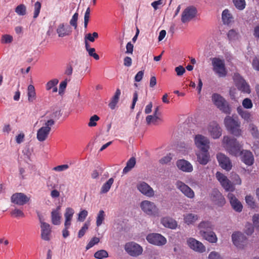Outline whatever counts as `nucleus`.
Instances as JSON below:
<instances>
[{
  "mask_svg": "<svg viewBox=\"0 0 259 259\" xmlns=\"http://www.w3.org/2000/svg\"><path fill=\"white\" fill-rule=\"evenodd\" d=\"M224 124L227 130L236 137L242 135V130L240 128V122L238 119H235L231 116H227L224 119Z\"/></svg>",
  "mask_w": 259,
  "mask_h": 259,
  "instance_id": "obj_1",
  "label": "nucleus"
},
{
  "mask_svg": "<svg viewBox=\"0 0 259 259\" xmlns=\"http://www.w3.org/2000/svg\"><path fill=\"white\" fill-rule=\"evenodd\" d=\"M223 143L227 150L231 155L237 156L241 152L240 150L242 146L235 138H230L229 136H224Z\"/></svg>",
  "mask_w": 259,
  "mask_h": 259,
  "instance_id": "obj_2",
  "label": "nucleus"
},
{
  "mask_svg": "<svg viewBox=\"0 0 259 259\" xmlns=\"http://www.w3.org/2000/svg\"><path fill=\"white\" fill-rule=\"evenodd\" d=\"M211 100L214 105L222 112L230 114L231 112V108L226 99L217 93H214L211 96Z\"/></svg>",
  "mask_w": 259,
  "mask_h": 259,
  "instance_id": "obj_3",
  "label": "nucleus"
},
{
  "mask_svg": "<svg viewBox=\"0 0 259 259\" xmlns=\"http://www.w3.org/2000/svg\"><path fill=\"white\" fill-rule=\"evenodd\" d=\"M55 122L53 119H49L46 121L44 126L40 127L37 132L36 138L39 142L45 141L51 130V127L54 125Z\"/></svg>",
  "mask_w": 259,
  "mask_h": 259,
  "instance_id": "obj_4",
  "label": "nucleus"
},
{
  "mask_svg": "<svg viewBox=\"0 0 259 259\" xmlns=\"http://www.w3.org/2000/svg\"><path fill=\"white\" fill-rule=\"evenodd\" d=\"M213 71L219 77H224L227 75V71L225 67L224 61L219 58L211 59Z\"/></svg>",
  "mask_w": 259,
  "mask_h": 259,
  "instance_id": "obj_5",
  "label": "nucleus"
},
{
  "mask_svg": "<svg viewBox=\"0 0 259 259\" xmlns=\"http://www.w3.org/2000/svg\"><path fill=\"white\" fill-rule=\"evenodd\" d=\"M125 251L131 256L137 257L141 255L143 251V247L135 242H128L124 245Z\"/></svg>",
  "mask_w": 259,
  "mask_h": 259,
  "instance_id": "obj_6",
  "label": "nucleus"
},
{
  "mask_svg": "<svg viewBox=\"0 0 259 259\" xmlns=\"http://www.w3.org/2000/svg\"><path fill=\"white\" fill-rule=\"evenodd\" d=\"M140 207L142 210L148 215H156L158 214V208L154 202L150 201L144 200L142 201Z\"/></svg>",
  "mask_w": 259,
  "mask_h": 259,
  "instance_id": "obj_7",
  "label": "nucleus"
},
{
  "mask_svg": "<svg viewBox=\"0 0 259 259\" xmlns=\"http://www.w3.org/2000/svg\"><path fill=\"white\" fill-rule=\"evenodd\" d=\"M233 80L238 90L246 93L250 92L249 85L239 73H235L233 76Z\"/></svg>",
  "mask_w": 259,
  "mask_h": 259,
  "instance_id": "obj_8",
  "label": "nucleus"
},
{
  "mask_svg": "<svg viewBox=\"0 0 259 259\" xmlns=\"http://www.w3.org/2000/svg\"><path fill=\"white\" fill-rule=\"evenodd\" d=\"M147 241L152 244L157 246H162L166 243V238L158 233H151L146 237Z\"/></svg>",
  "mask_w": 259,
  "mask_h": 259,
  "instance_id": "obj_9",
  "label": "nucleus"
},
{
  "mask_svg": "<svg viewBox=\"0 0 259 259\" xmlns=\"http://www.w3.org/2000/svg\"><path fill=\"white\" fill-rule=\"evenodd\" d=\"M216 178L221 183L222 186L226 191H233L235 188L231 182L228 179L227 177L222 173L218 171L216 173Z\"/></svg>",
  "mask_w": 259,
  "mask_h": 259,
  "instance_id": "obj_10",
  "label": "nucleus"
},
{
  "mask_svg": "<svg viewBox=\"0 0 259 259\" xmlns=\"http://www.w3.org/2000/svg\"><path fill=\"white\" fill-rule=\"evenodd\" d=\"M197 13L196 9L193 6L186 8L182 13L181 21L183 23H187L193 19Z\"/></svg>",
  "mask_w": 259,
  "mask_h": 259,
  "instance_id": "obj_11",
  "label": "nucleus"
},
{
  "mask_svg": "<svg viewBox=\"0 0 259 259\" xmlns=\"http://www.w3.org/2000/svg\"><path fill=\"white\" fill-rule=\"evenodd\" d=\"M232 239L233 244L238 248H242L246 244L247 238L241 232H236L232 235Z\"/></svg>",
  "mask_w": 259,
  "mask_h": 259,
  "instance_id": "obj_12",
  "label": "nucleus"
},
{
  "mask_svg": "<svg viewBox=\"0 0 259 259\" xmlns=\"http://www.w3.org/2000/svg\"><path fill=\"white\" fill-rule=\"evenodd\" d=\"M56 32L59 37L70 36L72 32L71 27L67 23H61L57 27Z\"/></svg>",
  "mask_w": 259,
  "mask_h": 259,
  "instance_id": "obj_13",
  "label": "nucleus"
},
{
  "mask_svg": "<svg viewBox=\"0 0 259 259\" xmlns=\"http://www.w3.org/2000/svg\"><path fill=\"white\" fill-rule=\"evenodd\" d=\"M194 142L196 147L201 150L209 149V141L207 138L201 135H197L194 138Z\"/></svg>",
  "mask_w": 259,
  "mask_h": 259,
  "instance_id": "obj_14",
  "label": "nucleus"
},
{
  "mask_svg": "<svg viewBox=\"0 0 259 259\" xmlns=\"http://www.w3.org/2000/svg\"><path fill=\"white\" fill-rule=\"evenodd\" d=\"M137 189L143 195L148 197L154 195V191L147 183L144 182L139 183L137 185Z\"/></svg>",
  "mask_w": 259,
  "mask_h": 259,
  "instance_id": "obj_15",
  "label": "nucleus"
},
{
  "mask_svg": "<svg viewBox=\"0 0 259 259\" xmlns=\"http://www.w3.org/2000/svg\"><path fill=\"white\" fill-rule=\"evenodd\" d=\"M211 201L219 206H223L226 203V200L222 194L216 189H213L210 195Z\"/></svg>",
  "mask_w": 259,
  "mask_h": 259,
  "instance_id": "obj_16",
  "label": "nucleus"
},
{
  "mask_svg": "<svg viewBox=\"0 0 259 259\" xmlns=\"http://www.w3.org/2000/svg\"><path fill=\"white\" fill-rule=\"evenodd\" d=\"M11 200L15 204L23 205L29 201L30 198L23 193H16L12 195Z\"/></svg>",
  "mask_w": 259,
  "mask_h": 259,
  "instance_id": "obj_17",
  "label": "nucleus"
},
{
  "mask_svg": "<svg viewBox=\"0 0 259 259\" xmlns=\"http://www.w3.org/2000/svg\"><path fill=\"white\" fill-rule=\"evenodd\" d=\"M217 158L220 166L226 170L229 171L232 167V163L229 157L222 153L217 154Z\"/></svg>",
  "mask_w": 259,
  "mask_h": 259,
  "instance_id": "obj_18",
  "label": "nucleus"
},
{
  "mask_svg": "<svg viewBox=\"0 0 259 259\" xmlns=\"http://www.w3.org/2000/svg\"><path fill=\"white\" fill-rule=\"evenodd\" d=\"M177 188L180 190L186 196L189 198H193L195 196L194 192L188 186L181 181H177L176 184Z\"/></svg>",
  "mask_w": 259,
  "mask_h": 259,
  "instance_id": "obj_19",
  "label": "nucleus"
},
{
  "mask_svg": "<svg viewBox=\"0 0 259 259\" xmlns=\"http://www.w3.org/2000/svg\"><path fill=\"white\" fill-rule=\"evenodd\" d=\"M208 131L213 139L219 138L222 135V130L219 125L214 121L210 122L208 126Z\"/></svg>",
  "mask_w": 259,
  "mask_h": 259,
  "instance_id": "obj_20",
  "label": "nucleus"
},
{
  "mask_svg": "<svg viewBox=\"0 0 259 259\" xmlns=\"http://www.w3.org/2000/svg\"><path fill=\"white\" fill-rule=\"evenodd\" d=\"M187 244L190 248L199 252H203L205 251V247L203 244L196 240V239L190 238L187 240Z\"/></svg>",
  "mask_w": 259,
  "mask_h": 259,
  "instance_id": "obj_21",
  "label": "nucleus"
},
{
  "mask_svg": "<svg viewBox=\"0 0 259 259\" xmlns=\"http://www.w3.org/2000/svg\"><path fill=\"white\" fill-rule=\"evenodd\" d=\"M41 238L45 241L50 240L51 228L50 225L45 222H41Z\"/></svg>",
  "mask_w": 259,
  "mask_h": 259,
  "instance_id": "obj_22",
  "label": "nucleus"
},
{
  "mask_svg": "<svg viewBox=\"0 0 259 259\" xmlns=\"http://www.w3.org/2000/svg\"><path fill=\"white\" fill-rule=\"evenodd\" d=\"M176 164L179 169L184 172H190L193 170L192 165L188 161L185 159L178 160Z\"/></svg>",
  "mask_w": 259,
  "mask_h": 259,
  "instance_id": "obj_23",
  "label": "nucleus"
},
{
  "mask_svg": "<svg viewBox=\"0 0 259 259\" xmlns=\"http://www.w3.org/2000/svg\"><path fill=\"white\" fill-rule=\"evenodd\" d=\"M242 161L247 165H251L254 162L252 153L248 150H242L240 152Z\"/></svg>",
  "mask_w": 259,
  "mask_h": 259,
  "instance_id": "obj_24",
  "label": "nucleus"
},
{
  "mask_svg": "<svg viewBox=\"0 0 259 259\" xmlns=\"http://www.w3.org/2000/svg\"><path fill=\"white\" fill-rule=\"evenodd\" d=\"M228 197L234 210L237 212H241L243 208L242 205L235 195L232 193H229L228 195Z\"/></svg>",
  "mask_w": 259,
  "mask_h": 259,
  "instance_id": "obj_25",
  "label": "nucleus"
},
{
  "mask_svg": "<svg viewBox=\"0 0 259 259\" xmlns=\"http://www.w3.org/2000/svg\"><path fill=\"white\" fill-rule=\"evenodd\" d=\"M208 149L201 150L197 153V161L202 165L206 164L209 160Z\"/></svg>",
  "mask_w": 259,
  "mask_h": 259,
  "instance_id": "obj_26",
  "label": "nucleus"
},
{
  "mask_svg": "<svg viewBox=\"0 0 259 259\" xmlns=\"http://www.w3.org/2000/svg\"><path fill=\"white\" fill-rule=\"evenodd\" d=\"M200 234L201 236L210 243H216L218 238L215 233L212 231H207L203 230L200 231Z\"/></svg>",
  "mask_w": 259,
  "mask_h": 259,
  "instance_id": "obj_27",
  "label": "nucleus"
},
{
  "mask_svg": "<svg viewBox=\"0 0 259 259\" xmlns=\"http://www.w3.org/2000/svg\"><path fill=\"white\" fill-rule=\"evenodd\" d=\"M60 207L58 206L56 209L53 210L51 212L52 222L55 225H58L60 224Z\"/></svg>",
  "mask_w": 259,
  "mask_h": 259,
  "instance_id": "obj_28",
  "label": "nucleus"
},
{
  "mask_svg": "<svg viewBox=\"0 0 259 259\" xmlns=\"http://www.w3.org/2000/svg\"><path fill=\"white\" fill-rule=\"evenodd\" d=\"M161 222L164 227L170 229H175L177 226V222L170 218H163V219H162Z\"/></svg>",
  "mask_w": 259,
  "mask_h": 259,
  "instance_id": "obj_29",
  "label": "nucleus"
},
{
  "mask_svg": "<svg viewBox=\"0 0 259 259\" xmlns=\"http://www.w3.org/2000/svg\"><path fill=\"white\" fill-rule=\"evenodd\" d=\"M237 111L242 118L246 122H249L251 121V114L248 111L244 110L241 106L237 107Z\"/></svg>",
  "mask_w": 259,
  "mask_h": 259,
  "instance_id": "obj_30",
  "label": "nucleus"
},
{
  "mask_svg": "<svg viewBox=\"0 0 259 259\" xmlns=\"http://www.w3.org/2000/svg\"><path fill=\"white\" fill-rule=\"evenodd\" d=\"M74 213V210L71 207H67L64 213L65 221L64 226H70L71 222Z\"/></svg>",
  "mask_w": 259,
  "mask_h": 259,
  "instance_id": "obj_31",
  "label": "nucleus"
},
{
  "mask_svg": "<svg viewBox=\"0 0 259 259\" xmlns=\"http://www.w3.org/2000/svg\"><path fill=\"white\" fill-rule=\"evenodd\" d=\"M121 94V91L120 89H117L115 94L111 99V101L109 104V106L111 109H115L116 104L118 102L119 97Z\"/></svg>",
  "mask_w": 259,
  "mask_h": 259,
  "instance_id": "obj_32",
  "label": "nucleus"
},
{
  "mask_svg": "<svg viewBox=\"0 0 259 259\" xmlns=\"http://www.w3.org/2000/svg\"><path fill=\"white\" fill-rule=\"evenodd\" d=\"M146 120L147 124L153 123L154 125H157L159 123L162 122L161 116H154V115H148L146 118Z\"/></svg>",
  "mask_w": 259,
  "mask_h": 259,
  "instance_id": "obj_33",
  "label": "nucleus"
},
{
  "mask_svg": "<svg viewBox=\"0 0 259 259\" xmlns=\"http://www.w3.org/2000/svg\"><path fill=\"white\" fill-rule=\"evenodd\" d=\"M28 101L29 102H33L36 99V93L34 87L29 84L27 88Z\"/></svg>",
  "mask_w": 259,
  "mask_h": 259,
  "instance_id": "obj_34",
  "label": "nucleus"
},
{
  "mask_svg": "<svg viewBox=\"0 0 259 259\" xmlns=\"http://www.w3.org/2000/svg\"><path fill=\"white\" fill-rule=\"evenodd\" d=\"M198 220V216L193 213H187L184 215V222L187 225L192 224Z\"/></svg>",
  "mask_w": 259,
  "mask_h": 259,
  "instance_id": "obj_35",
  "label": "nucleus"
},
{
  "mask_svg": "<svg viewBox=\"0 0 259 259\" xmlns=\"http://www.w3.org/2000/svg\"><path fill=\"white\" fill-rule=\"evenodd\" d=\"M114 179L113 178H110L102 186L100 190L101 194L107 193L110 190L111 186L114 183Z\"/></svg>",
  "mask_w": 259,
  "mask_h": 259,
  "instance_id": "obj_36",
  "label": "nucleus"
},
{
  "mask_svg": "<svg viewBox=\"0 0 259 259\" xmlns=\"http://www.w3.org/2000/svg\"><path fill=\"white\" fill-rule=\"evenodd\" d=\"M136 163V158L131 157L126 162L125 167L123 168L122 173L125 174L130 171L135 165Z\"/></svg>",
  "mask_w": 259,
  "mask_h": 259,
  "instance_id": "obj_37",
  "label": "nucleus"
},
{
  "mask_svg": "<svg viewBox=\"0 0 259 259\" xmlns=\"http://www.w3.org/2000/svg\"><path fill=\"white\" fill-rule=\"evenodd\" d=\"M213 225L209 221H202L198 225L200 230H203L207 231H211L213 229Z\"/></svg>",
  "mask_w": 259,
  "mask_h": 259,
  "instance_id": "obj_38",
  "label": "nucleus"
},
{
  "mask_svg": "<svg viewBox=\"0 0 259 259\" xmlns=\"http://www.w3.org/2000/svg\"><path fill=\"white\" fill-rule=\"evenodd\" d=\"M222 18L224 24H228L231 22L232 17L228 10L223 11Z\"/></svg>",
  "mask_w": 259,
  "mask_h": 259,
  "instance_id": "obj_39",
  "label": "nucleus"
},
{
  "mask_svg": "<svg viewBox=\"0 0 259 259\" xmlns=\"http://www.w3.org/2000/svg\"><path fill=\"white\" fill-rule=\"evenodd\" d=\"M105 213L104 211L103 210H100L97 214L96 219V225L97 227H99L102 224L103 221L105 220Z\"/></svg>",
  "mask_w": 259,
  "mask_h": 259,
  "instance_id": "obj_40",
  "label": "nucleus"
},
{
  "mask_svg": "<svg viewBox=\"0 0 259 259\" xmlns=\"http://www.w3.org/2000/svg\"><path fill=\"white\" fill-rule=\"evenodd\" d=\"M227 37L230 41L236 40L239 38V33L235 30L231 29L228 31Z\"/></svg>",
  "mask_w": 259,
  "mask_h": 259,
  "instance_id": "obj_41",
  "label": "nucleus"
},
{
  "mask_svg": "<svg viewBox=\"0 0 259 259\" xmlns=\"http://www.w3.org/2000/svg\"><path fill=\"white\" fill-rule=\"evenodd\" d=\"M249 131L252 136L255 138L259 137V132L257 127L253 123H250L249 125Z\"/></svg>",
  "mask_w": 259,
  "mask_h": 259,
  "instance_id": "obj_42",
  "label": "nucleus"
},
{
  "mask_svg": "<svg viewBox=\"0 0 259 259\" xmlns=\"http://www.w3.org/2000/svg\"><path fill=\"white\" fill-rule=\"evenodd\" d=\"M235 7L239 10H243L246 6L245 0H233Z\"/></svg>",
  "mask_w": 259,
  "mask_h": 259,
  "instance_id": "obj_43",
  "label": "nucleus"
},
{
  "mask_svg": "<svg viewBox=\"0 0 259 259\" xmlns=\"http://www.w3.org/2000/svg\"><path fill=\"white\" fill-rule=\"evenodd\" d=\"M108 256V253L105 250H100L96 252L94 257L98 259H103Z\"/></svg>",
  "mask_w": 259,
  "mask_h": 259,
  "instance_id": "obj_44",
  "label": "nucleus"
},
{
  "mask_svg": "<svg viewBox=\"0 0 259 259\" xmlns=\"http://www.w3.org/2000/svg\"><path fill=\"white\" fill-rule=\"evenodd\" d=\"M15 12L19 15L24 16L26 13V8L24 4H20L15 8Z\"/></svg>",
  "mask_w": 259,
  "mask_h": 259,
  "instance_id": "obj_45",
  "label": "nucleus"
},
{
  "mask_svg": "<svg viewBox=\"0 0 259 259\" xmlns=\"http://www.w3.org/2000/svg\"><path fill=\"white\" fill-rule=\"evenodd\" d=\"M99 37L98 33L96 32H94L93 33H88L84 36V40L88 41V40L91 42H94L95 39L98 38Z\"/></svg>",
  "mask_w": 259,
  "mask_h": 259,
  "instance_id": "obj_46",
  "label": "nucleus"
},
{
  "mask_svg": "<svg viewBox=\"0 0 259 259\" xmlns=\"http://www.w3.org/2000/svg\"><path fill=\"white\" fill-rule=\"evenodd\" d=\"M245 201L247 205L251 208H254L256 207L255 200L251 195H247L245 197Z\"/></svg>",
  "mask_w": 259,
  "mask_h": 259,
  "instance_id": "obj_47",
  "label": "nucleus"
},
{
  "mask_svg": "<svg viewBox=\"0 0 259 259\" xmlns=\"http://www.w3.org/2000/svg\"><path fill=\"white\" fill-rule=\"evenodd\" d=\"M41 3L39 2H36L34 5V14H33V18H36L40 13V9H41Z\"/></svg>",
  "mask_w": 259,
  "mask_h": 259,
  "instance_id": "obj_48",
  "label": "nucleus"
},
{
  "mask_svg": "<svg viewBox=\"0 0 259 259\" xmlns=\"http://www.w3.org/2000/svg\"><path fill=\"white\" fill-rule=\"evenodd\" d=\"M59 82L58 79L55 78L49 81L46 84V90L49 91L54 88Z\"/></svg>",
  "mask_w": 259,
  "mask_h": 259,
  "instance_id": "obj_49",
  "label": "nucleus"
},
{
  "mask_svg": "<svg viewBox=\"0 0 259 259\" xmlns=\"http://www.w3.org/2000/svg\"><path fill=\"white\" fill-rule=\"evenodd\" d=\"M73 61L69 62L66 66L65 70L64 71V74L67 76H71L73 72L72 67Z\"/></svg>",
  "mask_w": 259,
  "mask_h": 259,
  "instance_id": "obj_50",
  "label": "nucleus"
},
{
  "mask_svg": "<svg viewBox=\"0 0 259 259\" xmlns=\"http://www.w3.org/2000/svg\"><path fill=\"white\" fill-rule=\"evenodd\" d=\"M100 241V239L99 238L95 237H93L90 241L88 243L86 246V249L88 250L91 247H92L95 244H98Z\"/></svg>",
  "mask_w": 259,
  "mask_h": 259,
  "instance_id": "obj_51",
  "label": "nucleus"
},
{
  "mask_svg": "<svg viewBox=\"0 0 259 259\" xmlns=\"http://www.w3.org/2000/svg\"><path fill=\"white\" fill-rule=\"evenodd\" d=\"M99 119V117L97 115L92 116L90 119V121L88 123L89 126H95L97 125L96 121H98Z\"/></svg>",
  "mask_w": 259,
  "mask_h": 259,
  "instance_id": "obj_52",
  "label": "nucleus"
},
{
  "mask_svg": "<svg viewBox=\"0 0 259 259\" xmlns=\"http://www.w3.org/2000/svg\"><path fill=\"white\" fill-rule=\"evenodd\" d=\"M90 15V9L88 7L85 12L84 16V27L85 28H87L88 24L89 21Z\"/></svg>",
  "mask_w": 259,
  "mask_h": 259,
  "instance_id": "obj_53",
  "label": "nucleus"
},
{
  "mask_svg": "<svg viewBox=\"0 0 259 259\" xmlns=\"http://www.w3.org/2000/svg\"><path fill=\"white\" fill-rule=\"evenodd\" d=\"M89 224L85 223L83 227L81 228V229L79 231L78 233V238H81L84 236L86 231L88 230L89 228Z\"/></svg>",
  "mask_w": 259,
  "mask_h": 259,
  "instance_id": "obj_54",
  "label": "nucleus"
},
{
  "mask_svg": "<svg viewBox=\"0 0 259 259\" xmlns=\"http://www.w3.org/2000/svg\"><path fill=\"white\" fill-rule=\"evenodd\" d=\"M78 14L77 13H75L73 15L72 18L70 21V24L74 27V29H76L77 26V19H78Z\"/></svg>",
  "mask_w": 259,
  "mask_h": 259,
  "instance_id": "obj_55",
  "label": "nucleus"
},
{
  "mask_svg": "<svg viewBox=\"0 0 259 259\" xmlns=\"http://www.w3.org/2000/svg\"><path fill=\"white\" fill-rule=\"evenodd\" d=\"M242 105L246 109H250L252 107V103L249 98H245L242 101Z\"/></svg>",
  "mask_w": 259,
  "mask_h": 259,
  "instance_id": "obj_56",
  "label": "nucleus"
},
{
  "mask_svg": "<svg viewBox=\"0 0 259 259\" xmlns=\"http://www.w3.org/2000/svg\"><path fill=\"white\" fill-rule=\"evenodd\" d=\"M11 214L12 215L16 218H23L25 216L23 212L19 209H15L11 212Z\"/></svg>",
  "mask_w": 259,
  "mask_h": 259,
  "instance_id": "obj_57",
  "label": "nucleus"
},
{
  "mask_svg": "<svg viewBox=\"0 0 259 259\" xmlns=\"http://www.w3.org/2000/svg\"><path fill=\"white\" fill-rule=\"evenodd\" d=\"M172 159L171 155V154H167L165 156L162 157L159 160V162L161 164H167L170 161V160Z\"/></svg>",
  "mask_w": 259,
  "mask_h": 259,
  "instance_id": "obj_58",
  "label": "nucleus"
},
{
  "mask_svg": "<svg viewBox=\"0 0 259 259\" xmlns=\"http://www.w3.org/2000/svg\"><path fill=\"white\" fill-rule=\"evenodd\" d=\"M13 40V37L11 35L5 34L2 36V42L4 44L11 43Z\"/></svg>",
  "mask_w": 259,
  "mask_h": 259,
  "instance_id": "obj_59",
  "label": "nucleus"
},
{
  "mask_svg": "<svg viewBox=\"0 0 259 259\" xmlns=\"http://www.w3.org/2000/svg\"><path fill=\"white\" fill-rule=\"evenodd\" d=\"M88 214V211L86 210H82L80 211L78 214V221L80 222H83L85 219Z\"/></svg>",
  "mask_w": 259,
  "mask_h": 259,
  "instance_id": "obj_60",
  "label": "nucleus"
},
{
  "mask_svg": "<svg viewBox=\"0 0 259 259\" xmlns=\"http://www.w3.org/2000/svg\"><path fill=\"white\" fill-rule=\"evenodd\" d=\"M252 222L254 226L259 231V214H255L252 217Z\"/></svg>",
  "mask_w": 259,
  "mask_h": 259,
  "instance_id": "obj_61",
  "label": "nucleus"
},
{
  "mask_svg": "<svg viewBox=\"0 0 259 259\" xmlns=\"http://www.w3.org/2000/svg\"><path fill=\"white\" fill-rule=\"evenodd\" d=\"M178 76H182L186 72L185 68L181 65L176 67L175 69Z\"/></svg>",
  "mask_w": 259,
  "mask_h": 259,
  "instance_id": "obj_62",
  "label": "nucleus"
},
{
  "mask_svg": "<svg viewBox=\"0 0 259 259\" xmlns=\"http://www.w3.org/2000/svg\"><path fill=\"white\" fill-rule=\"evenodd\" d=\"M254 231L253 226L251 224H248L245 226V232L248 235H251Z\"/></svg>",
  "mask_w": 259,
  "mask_h": 259,
  "instance_id": "obj_63",
  "label": "nucleus"
},
{
  "mask_svg": "<svg viewBox=\"0 0 259 259\" xmlns=\"http://www.w3.org/2000/svg\"><path fill=\"white\" fill-rule=\"evenodd\" d=\"M209 259H223L220 254L215 251H212L208 255Z\"/></svg>",
  "mask_w": 259,
  "mask_h": 259,
  "instance_id": "obj_64",
  "label": "nucleus"
}]
</instances>
